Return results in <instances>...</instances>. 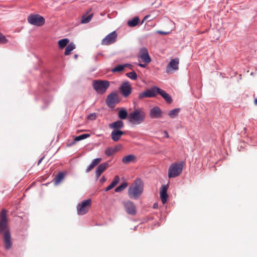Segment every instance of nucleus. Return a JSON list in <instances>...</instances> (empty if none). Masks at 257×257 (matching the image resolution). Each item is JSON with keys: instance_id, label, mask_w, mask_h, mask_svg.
Returning <instances> with one entry per match:
<instances>
[{"instance_id": "f257e3e1", "label": "nucleus", "mask_w": 257, "mask_h": 257, "mask_svg": "<svg viewBox=\"0 0 257 257\" xmlns=\"http://www.w3.org/2000/svg\"><path fill=\"white\" fill-rule=\"evenodd\" d=\"M143 192V186L142 180L138 178L129 187L128 190V196L135 200L138 199Z\"/></svg>"}, {"instance_id": "f03ea898", "label": "nucleus", "mask_w": 257, "mask_h": 257, "mask_svg": "<svg viewBox=\"0 0 257 257\" xmlns=\"http://www.w3.org/2000/svg\"><path fill=\"white\" fill-rule=\"evenodd\" d=\"M146 113L142 108H138L131 112L128 116V121L133 124L139 125L145 120Z\"/></svg>"}, {"instance_id": "7ed1b4c3", "label": "nucleus", "mask_w": 257, "mask_h": 257, "mask_svg": "<svg viewBox=\"0 0 257 257\" xmlns=\"http://www.w3.org/2000/svg\"><path fill=\"white\" fill-rule=\"evenodd\" d=\"M184 165L183 162L172 164L168 170V177L175 178L178 176L182 172Z\"/></svg>"}, {"instance_id": "20e7f679", "label": "nucleus", "mask_w": 257, "mask_h": 257, "mask_svg": "<svg viewBox=\"0 0 257 257\" xmlns=\"http://www.w3.org/2000/svg\"><path fill=\"white\" fill-rule=\"evenodd\" d=\"M94 89L98 94H103L109 86V82L106 80H94L92 83Z\"/></svg>"}, {"instance_id": "39448f33", "label": "nucleus", "mask_w": 257, "mask_h": 257, "mask_svg": "<svg viewBox=\"0 0 257 257\" xmlns=\"http://www.w3.org/2000/svg\"><path fill=\"white\" fill-rule=\"evenodd\" d=\"M91 202V199H87L79 203L77 206L78 214L83 215L86 214L90 208Z\"/></svg>"}, {"instance_id": "423d86ee", "label": "nucleus", "mask_w": 257, "mask_h": 257, "mask_svg": "<svg viewBox=\"0 0 257 257\" xmlns=\"http://www.w3.org/2000/svg\"><path fill=\"white\" fill-rule=\"evenodd\" d=\"M28 22L31 25L41 26L45 24V19L39 15H31L27 19Z\"/></svg>"}, {"instance_id": "0eeeda50", "label": "nucleus", "mask_w": 257, "mask_h": 257, "mask_svg": "<svg viewBox=\"0 0 257 257\" xmlns=\"http://www.w3.org/2000/svg\"><path fill=\"white\" fill-rule=\"evenodd\" d=\"M119 91L124 97H127L132 92L130 83L128 81L123 82L119 87Z\"/></svg>"}, {"instance_id": "6e6552de", "label": "nucleus", "mask_w": 257, "mask_h": 257, "mask_svg": "<svg viewBox=\"0 0 257 257\" xmlns=\"http://www.w3.org/2000/svg\"><path fill=\"white\" fill-rule=\"evenodd\" d=\"M179 59L178 58L172 59L166 67V73L171 74L179 69Z\"/></svg>"}, {"instance_id": "1a4fd4ad", "label": "nucleus", "mask_w": 257, "mask_h": 257, "mask_svg": "<svg viewBox=\"0 0 257 257\" xmlns=\"http://www.w3.org/2000/svg\"><path fill=\"white\" fill-rule=\"evenodd\" d=\"M117 34L115 31H113L105 36L101 42L102 45H109L115 42Z\"/></svg>"}, {"instance_id": "9d476101", "label": "nucleus", "mask_w": 257, "mask_h": 257, "mask_svg": "<svg viewBox=\"0 0 257 257\" xmlns=\"http://www.w3.org/2000/svg\"><path fill=\"white\" fill-rule=\"evenodd\" d=\"M119 102L118 95L117 92H112L109 94L106 99V104L109 107H113L115 104Z\"/></svg>"}, {"instance_id": "9b49d317", "label": "nucleus", "mask_w": 257, "mask_h": 257, "mask_svg": "<svg viewBox=\"0 0 257 257\" xmlns=\"http://www.w3.org/2000/svg\"><path fill=\"white\" fill-rule=\"evenodd\" d=\"M123 204L126 213L131 215H135L137 213L136 207L135 204L130 201L127 200L123 202Z\"/></svg>"}, {"instance_id": "f8f14e48", "label": "nucleus", "mask_w": 257, "mask_h": 257, "mask_svg": "<svg viewBox=\"0 0 257 257\" xmlns=\"http://www.w3.org/2000/svg\"><path fill=\"white\" fill-rule=\"evenodd\" d=\"M157 87L155 86L151 89H147L146 91L139 93L138 98L139 99H142L145 97H153L157 95L156 89Z\"/></svg>"}, {"instance_id": "ddd939ff", "label": "nucleus", "mask_w": 257, "mask_h": 257, "mask_svg": "<svg viewBox=\"0 0 257 257\" xmlns=\"http://www.w3.org/2000/svg\"><path fill=\"white\" fill-rule=\"evenodd\" d=\"M7 230V211L5 209L2 210L1 213V221H0V232H5Z\"/></svg>"}, {"instance_id": "4468645a", "label": "nucleus", "mask_w": 257, "mask_h": 257, "mask_svg": "<svg viewBox=\"0 0 257 257\" xmlns=\"http://www.w3.org/2000/svg\"><path fill=\"white\" fill-rule=\"evenodd\" d=\"M139 57L141 58L143 62L146 64H149L151 61V58L149 56L148 50L145 47H143L140 49Z\"/></svg>"}, {"instance_id": "2eb2a0df", "label": "nucleus", "mask_w": 257, "mask_h": 257, "mask_svg": "<svg viewBox=\"0 0 257 257\" xmlns=\"http://www.w3.org/2000/svg\"><path fill=\"white\" fill-rule=\"evenodd\" d=\"M149 116L152 118H159L162 116V111L158 107H154L150 110Z\"/></svg>"}, {"instance_id": "dca6fc26", "label": "nucleus", "mask_w": 257, "mask_h": 257, "mask_svg": "<svg viewBox=\"0 0 257 257\" xmlns=\"http://www.w3.org/2000/svg\"><path fill=\"white\" fill-rule=\"evenodd\" d=\"M4 241L5 247L9 249L12 246L11 236L9 231H6L4 234Z\"/></svg>"}, {"instance_id": "f3484780", "label": "nucleus", "mask_w": 257, "mask_h": 257, "mask_svg": "<svg viewBox=\"0 0 257 257\" xmlns=\"http://www.w3.org/2000/svg\"><path fill=\"white\" fill-rule=\"evenodd\" d=\"M109 164L108 163H104L100 164L96 168L95 171V175L97 179L100 176L102 173H103L108 167Z\"/></svg>"}, {"instance_id": "a211bd4d", "label": "nucleus", "mask_w": 257, "mask_h": 257, "mask_svg": "<svg viewBox=\"0 0 257 257\" xmlns=\"http://www.w3.org/2000/svg\"><path fill=\"white\" fill-rule=\"evenodd\" d=\"M168 186L166 185H162L160 191V197L163 204H165L167 201L168 195L167 194V191Z\"/></svg>"}, {"instance_id": "6ab92c4d", "label": "nucleus", "mask_w": 257, "mask_h": 257, "mask_svg": "<svg viewBox=\"0 0 257 257\" xmlns=\"http://www.w3.org/2000/svg\"><path fill=\"white\" fill-rule=\"evenodd\" d=\"M124 134V132L120 130H113L111 133V138L113 141L117 142Z\"/></svg>"}, {"instance_id": "aec40b11", "label": "nucleus", "mask_w": 257, "mask_h": 257, "mask_svg": "<svg viewBox=\"0 0 257 257\" xmlns=\"http://www.w3.org/2000/svg\"><path fill=\"white\" fill-rule=\"evenodd\" d=\"M156 90L157 94H160L167 102L171 103L172 102V99L171 98V97L168 93L166 92L164 90L160 89L159 87H157Z\"/></svg>"}, {"instance_id": "412c9836", "label": "nucleus", "mask_w": 257, "mask_h": 257, "mask_svg": "<svg viewBox=\"0 0 257 257\" xmlns=\"http://www.w3.org/2000/svg\"><path fill=\"white\" fill-rule=\"evenodd\" d=\"M124 126V123L122 121L118 120L116 121L111 123L109 124V127L113 130H119Z\"/></svg>"}, {"instance_id": "4be33fe9", "label": "nucleus", "mask_w": 257, "mask_h": 257, "mask_svg": "<svg viewBox=\"0 0 257 257\" xmlns=\"http://www.w3.org/2000/svg\"><path fill=\"white\" fill-rule=\"evenodd\" d=\"M126 67H129L131 69H132V65L130 64H124L123 65H118L114 67L112 69V72H122L124 69Z\"/></svg>"}, {"instance_id": "5701e85b", "label": "nucleus", "mask_w": 257, "mask_h": 257, "mask_svg": "<svg viewBox=\"0 0 257 257\" xmlns=\"http://www.w3.org/2000/svg\"><path fill=\"white\" fill-rule=\"evenodd\" d=\"M136 159V157L134 155L131 154L124 156L122 159V162L124 164H128L131 162H135Z\"/></svg>"}, {"instance_id": "b1692460", "label": "nucleus", "mask_w": 257, "mask_h": 257, "mask_svg": "<svg viewBox=\"0 0 257 257\" xmlns=\"http://www.w3.org/2000/svg\"><path fill=\"white\" fill-rule=\"evenodd\" d=\"M119 178L118 176H115L110 184L105 188V191H108L113 188L119 182Z\"/></svg>"}, {"instance_id": "393cba45", "label": "nucleus", "mask_w": 257, "mask_h": 257, "mask_svg": "<svg viewBox=\"0 0 257 257\" xmlns=\"http://www.w3.org/2000/svg\"><path fill=\"white\" fill-rule=\"evenodd\" d=\"M65 176V174L62 172H60L57 174L54 179V182L55 185H58L60 183V182L64 179Z\"/></svg>"}, {"instance_id": "a878e982", "label": "nucleus", "mask_w": 257, "mask_h": 257, "mask_svg": "<svg viewBox=\"0 0 257 257\" xmlns=\"http://www.w3.org/2000/svg\"><path fill=\"white\" fill-rule=\"evenodd\" d=\"M89 136H90V135L87 134H82L80 136L75 137L74 138L73 142L71 143V145H74L76 143V142L85 139L87 138L88 137H89Z\"/></svg>"}, {"instance_id": "bb28decb", "label": "nucleus", "mask_w": 257, "mask_h": 257, "mask_svg": "<svg viewBox=\"0 0 257 257\" xmlns=\"http://www.w3.org/2000/svg\"><path fill=\"white\" fill-rule=\"evenodd\" d=\"M140 19L138 17H134L132 20H128L127 22V25L130 27H134L138 25Z\"/></svg>"}, {"instance_id": "cd10ccee", "label": "nucleus", "mask_w": 257, "mask_h": 257, "mask_svg": "<svg viewBox=\"0 0 257 257\" xmlns=\"http://www.w3.org/2000/svg\"><path fill=\"white\" fill-rule=\"evenodd\" d=\"M118 115L120 119H125L128 117V114L126 110L124 108H122L118 111Z\"/></svg>"}, {"instance_id": "c85d7f7f", "label": "nucleus", "mask_w": 257, "mask_h": 257, "mask_svg": "<svg viewBox=\"0 0 257 257\" xmlns=\"http://www.w3.org/2000/svg\"><path fill=\"white\" fill-rule=\"evenodd\" d=\"M75 48V45L74 43H71L68 44L66 47L65 51V55H68L70 54L71 52Z\"/></svg>"}, {"instance_id": "c756f323", "label": "nucleus", "mask_w": 257, "mask_h": 257, "mask_svg": "<svg viewBox=\"0 0 257 257\" xmlns=\"http://www.w3.org/2000/svg\"><path fill=\"white\" fill-rule=\"evenodd\" d=\"M118 151L117 147L114 148H108L105 151V154L107 156H110L115 152Z\"/></svg>"}, {"instance_id": "7c9ffc66", "label": "nucleus", "mask_w": 257, "mask_h": 257, "mask_svg": "<svg viewBox=\"0 0 257 257\" xmlns=\"http://www.w3.org/2000/svg\"><path fill=\"white\" fill-rule=\"evenodd\" d=\"M179 111H180L179 108L173 109L171 110V111H170V112L168 113V115L171 118H174L178 115Z\"/></svg>"}, {"instance_id": "2f4dec72", "label": "nucleus", "mask_w": 257, "mask_h": 257, "mask_svg": "<svg viewBox=\"0 0 257 257\" xmlns=\"http://www.w3.org/2000/svg\"><path fill=\"white\" fill-rule=\"evenodd\" d=\"M69 41L68 39H63L58 41V45L60 48L62 49L66 47Z\"/></svg>"}, {"instance_id": "473e14b6", "label": "nucleus", "mask_w": 257, "mask_h": 257, "mask_svg": "<svg viewBox=\"0 0 257 257\" xmlns=\"http://www.w3.org/2000/svg\"><path fill=\"white\" fill-rule=\"evenodd\" d=\"M128 185V184L127 182H124L122 183L120 185H119L118 187H116L115 189V191L116 192H120L123 191Z\"/></svg>"}, {"instance_id": "72a5a7b5", "label": "nucleus", "mask_w": 257, "mask_h": 257, "mask_svg": "<svg viewBox=\"0 0 257 257\" xmlns=\"http://www.w3.org/2000/svg\"><path fill=\"white\" fill-rule=\"evenodd\" d=\"M126 76L128 77L129 78L134 80H135L137 79V74L134 70L131 72L127 73L126 74Z\"/></svg>"}, {"instance_id": "f704fd0d", "label": "nucleus", "mask_w": 257, "mask_h": 257, "mask_svg": "<svg viewBox=\"0 0 257 257\" xmlns=\"http://www.w3.org/2000/svg\"><path fill=\"white\" fill-rule=\"evenodd\" d=\"M92 18V15H90L87 17L83 16L81 18V23L85 24L89 22Z\"/></svg>"}, {"instance_id": "c9c22d12", "label": "nucleus", "mask_w": 257, "mask_h": 257, "mask_svg": "<svg viewBox=\"0 0 257 257\" xmlns=\"http://www.w3.org/2000/svg\"><path fill=\"white\" fill-rule=\"evenodd\" d=\"M8 42L6 37L1 33H0V43L6 44Z\"/></svg>"}, {"instance_id": "e433bc0d", "label": "nucleus", "mask_w": 257, "mask_h": 257, "mask_svg": "<svg viewBox=\"0 0 257 257\" xmlns=\"http://www.w3.org/2000/svg\"><path fill=\"white\" fill-rule=\"evenodd\" d=\"M101 158H96L94 159L91 164H92L94 167H95L101 162Z\"/></svg>"}, {"instance_id": "4c0bfd02", "label": "nucleus", "mask_w": 257, "mask_h": 257, "mask_svg": "<svg viewBox=\"0 0 257 257\" xmlns=\"http://www.w3.org/2000/svg\"><path fill=\"white\" fill-rule=\"evenodd\" d=\"M96 114L95 113H91L87 117V118L90 120H94L96 119Z\"/></svg>"}, {"instance_id": "58836bf2", "label": "nucleus", "mask_w": 257, "mask_h": 257, "mask_svg": "<svg viewBox=\"0 0 257 257\" xmlns=\"http://www.w3.org/2000/svg\"><path fill=\"white\" fill-rule=\"evenodd\" d=\"M95 167L92 164H91L86 169V172H90L91 170H92Z\"/></svg>"}, {"instance_id": "ea45409f", "label": "nucleus", "mask_w": 257, "mask_h": 257, "mask_svg": "<svg viewBox=\"0 0 257 257\" xmlns=\"http://www.w3.org/2000/svg\"><path fill=\"white\" fill-rule=\"evenodd\" d=\"M157 33L158 34H162V35H166V34H168V33L165 32H163V31H158Z\"/></svg>"}, {"instance_id": "a19ab883", "label": "nucleus", "mask_w": 257, "mask_h": 257, "mask_svg": "<svg viewBox=\"0 0 257 257\" xmlns=\"http://www.w3.org/2000/svg\"><path fill=\"white\" fill-rule=\"evenodd\" d=\"M164 134L165 135V137L166 138H168L169 137V134L168 133V132L166 131H164Z\"/></svg>"}, {"instance_id": "79ce46f5", "label": "nucleus", "mask_w": 257, "mask_h": 257, "mask_svg": "<svg viewBox=\"0 0 257 257\" xmlns=\"http://www.w3.org/2000/svg\"><path fill=\"white\" fill-rule=\"evenodd\" d=\"M149 17H150L149 15H147V16H145L144 18V19H143V21L142 22V24H143L145 22V21H146V20H147L148 19V18H149Z\"/></svg>"}, {"instance_id": "37998d69", "label": "nucleus", "mask_w": 257, "mask_h": 257, "mask_svg": "<svg viewBox=\"0 0 257 257\" xmlns=\"http://www.w3.org/2000/svg\"><path fill=\"white\" fill-rule=\"evenodd\" d=\"M147 64H146L145 63V64H141V63H139V65L140 67H142V68H145V67H146V65H147Z\"/></svg>"}, {"instance_id": "c03bdc74", "label": "nucleus", "mask_w": 257, "mask_h": 257, "mask_svg": "<svg viewBox=\"0 0 257 257\" xmlns=\"http://www.w3.org/2000/svg\"><path fill=\"white\" fill-rule=\"evenodd\" d=\"M106 180L104 176H103V177L100 179V181L101 183H103V182H105V181H106Z\"/></svg>"}, {"instance_id": "a18cd8bd", "label": "nucleus", "mask_w": 257, "mask_h": 257, "mask_svg": "<svg viewBox=\"0 0 257 257\" xmlns=\"http://www.w3.org/2000/svg\"><path fill=\"white\" fill-rule=\"evenodd\" d=\"M44 157H42L38 162V165H39L40 163L42 162V160L44 159Z\"/></svg>"}, {"instance_id": "49530a36", "label": "nucleus", "mask_w": 257, "mask_h": 257, "mask_svg": "<svg viewBox=\"0 0 257 257\" xmlns=\"http://www.w3.org/2000/svg\"><path fill=\"white\" fill-rule=\"evenodd\" d=\"M254 104L257 105V98H255L254 101Z\"/></svg>"}, {"instance_id": "de8ad7c7", "label": "nucleus", "mask_w": 257, "mask_h": 257, "mask_svg": "<svg viewBox=\"0 0 257 257\" xmlns=\"http://www.w3.org/2000/svg\"><path fill=\"white\" fill-rule=\"evenodd\" d=\"M158 207V205L157 204H154V208H156L157 207Z\"/></svg>"}, {"instance_id": "09e8293b", "label": "nucleus", "mask_w": 257, "mask_h": 257, "mask_svg": "<svg viewBox=\"0 0 257 257\" xmlns=\"http://www.w3.org/2000/svg\"><path fill=\"white\" fill-rule=\"evenodd\" d=\"M74 57H75V58H77V55H75Z\"/></svg>"}]
</instances>
